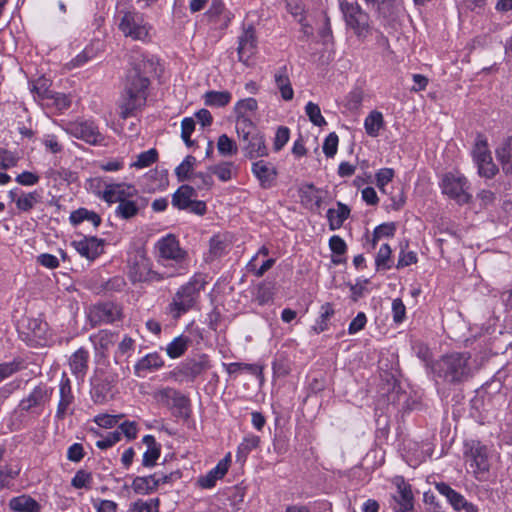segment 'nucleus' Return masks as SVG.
Instances as JSON below:
<instances>
[{
	"label": "nucleus",
	"instance_id": "27",
	"mask_svg": "<svg viewBox=\"0 0 512 512\" xmlns=\"http://www.w3.org/2000/svg\"><path fill=\"white\" fill-rule=\"evenodd\" d=\"M496 158L505 174L512 175V136L505 138L495 150Z\"/></svg>",
	"mask_w": 512,
	"mask_h": 512
},
{
	"label": "nucleus",
	"instance_id": "48",
	"mask_svg": "<svg viewBox=\"0 0 512 512\" xmlns=\"http://www.w3.org/2000/svg\"><path fill=\"white\" fill-rule=\"evenodd\" d=\"M158 160V151L155 148H151L137 155V160L131 164V167L137 169H143L151 166Z\"/></svg>",
	"mask_w": 512,
	"mask_h": 512
},
{
	"label": "nucleus",
	"instance_id": "53",
	"mask_svg": "<svg viewBox=\"0 0 512 512\" xmlns=\"http://www.w3.org/2000/svg\"><path fill=\"white\" fill-rule=\"evenodd\" d=\"M394 170L392 168H382L375 174L376 185L382 193H386V185L392 181Z\"/></svg>",
	"mask_w": 512,
	"mask_h": 512
},
{
	"label": "nucleus",
	"instance_id": "21",
	"mask_svg": "<svg viewBox=\"0 0 512 512\" xmlns=\"http://www.w3.org/2000/svg\"><path fill=\"white\" fill-rule=\"evenodd\" d=\"M257 49V38L253 26L244 29L238 40V58L240 62L247 64Z\"/></svg>",
	"mask_w": 512,
	"mask_h": 512
},
{
	"label": "nucleus",
	"instance_id": "3",
	"mask_svg": "<svg viewBox=\"0 0 512 512\" xmlns=\"http://www.w3.org/2000/svg\"><path fill=\"white\" fill-rule=\"evenodd\" d=\"M463 459L470 473L477 481L486 482L490 478L492 450L480 440L469 439L463 443Z\"/></svg>",
	"mask_w": 512,
	"mask_h": 512
},
{
	"label": "nucleus",
	"instance_id": "16",
	"mask_svg": "<svg viewBox=\"0 0 512 512\" xmlns=\"http://www.w3.org/2000/svg\"><path fill=\"white\" fill-rule=\"evenodd\" d=\"M65 131L69 135L81 139L90 145L102 144L105 139L97 126L90 121L69 122L65 127Z\"/></svg>",
	"mask_w": 512,
	"mask_h": 512
},
{
	"label": "nucleus",
	"instance_id": "58",
	"mask_svg": "<svg viewBox=\"0 0 512 512\" xmlns=\"http://www.w3.org/2000/svg\"><path fill=\"white\" fill-rule=\"evenodd\" d=\"M223 366L229 374H235L241 370L249 371L252 374H257L259 372L258 366L254 364L233 362L228 364L223 363Z\"/></svg>",
	"mask_w": 512,
	"mask_h": 512
},
{
	"label": "nucleus",
	"instance_id": "34",
	"mask_svg": "<svg viewBox=\"0 0 512 512\" xmlns=\"http://www.w3.org/2000/svg\"><path fill=\"white\" fill-rule=\"evenodd\" d=\"M258 109V103L255 98H246L239 100L234 107V113L236 116V127L243 120H251L247 114L248 112H255Z\"/></svg>",
	"mask_w": 512,
	"mask_h": 512
},
{
	"label": "nucleus",
	"instance_id": "1",
	"mask_svg": "<svg viewBox=\"0 0 512 512\" xmlns=\"http://www.w3.org/2000/svg\"><path fill=\"white\" fill-rule=\"evenodd\" d=\"M157 63L145 55L133 57L127 70L119 100L120 117L127 119L146 106L150 78L156 74Z\"/></svg>",
	"mask_w": 512,
	"mask_h": 512
},
{
	"label": "nucleus",
	"instance_id": "63",
	"mask_svg": "<svg viewBox=\"0 0 512 512\" xmlns=\"http://www.w3.org/2000/svg\"><path fill=\"white\" fill-rule=\"evenodd\" d=\"M126 285L127 283L123 276H114L110 278L103 287L107 292H121Z\"/></svg>",
	"mask_w": 512,
	"mask_h": 512
},
{
	"label": "nucleus",
	"instance_id": "8",
	"mask_svg": "<svg viewBox=\"0 0 512 512\" xmlns=\"http://www.w3.org/2000/svg\"><path fill=\"white\" fill-rule=\"evenodd\" d=\"M346 26L353 30L358 38H366L370 32V16L357 2L340 1Z\"/></svg>",
	"mask_w": 512,
	"mask_h": 512
},
{
	"label": "nucleus",
	"instance_id": "13",
	"mask_svg": "<svg viewBox=\"0 0 512 512\" xmlns=\"http://www.w3.org/2000/svg\"><path fill=\"white\" fill-rule=\"evenodd\" d=\"M472 156L481 177L491 179L499 172L497 165L493 162L487 140L482 135H478L476 139Z\"/></svg>",
	"mask_w": 512,
	"mask_h": 512
},
{
	"label": "nucleus",
	"instance_id": "33",
	"mask_svg": "<svg viewBox=\"0 0 512 512\" xmlns=\"http://www.w3.org/2000/svg\"><path fill=\"white\" fill-rule=\"evenodd\" d=\"M435 488L441 495L446 497L456 511H461V506H463L466 501L463 495L452 489L450 485L445 482L436 483Z\"/></svg>",
	"mask_w": 512,
	"mask_h": 512
},
{
	"label": "nucleus",
	"instance_id": "47",
	"mask_svg": "<svg viewBox=\"0 0 512 512\" xmlns=\"http://www.w3.org/2000/svg\"><path fill=\"white\" fill-rule=\"evenodd\" d=\"M47 106L54 107L55 109L62 111L66 110L71 105V99L68 95L64 93H59L53 91L50 96L47 98L46 103Z\"/></svg>",
	"mask_w": 512,
	"mask_h": 512
},
{
	"label": "nucleus",
	"instance_id": "15",
	"mask_svg": "<svg viewBox=\"0 0 512 512\" xmlns=\"http://www.w3.org/2000/svg\"><path fill=\"white\" fill-rule=\"evenodd\" d=\"M210 368L209 356L207 354H200L197 357L185 359L176 368L175 375L181 380L194 381Z\"/></svg>",
	"mask_w": 512,
	"mask_h": 512
},
{
	"label": "nucleus",
	"instance_id": "18",
	"mask_svg": "<svg viewBox=\"0 0 512 512\" xmlns=\"http://www.w3.org/2000/svg\"><path fill=\"white\" fill-rule=\"evenodd\" d=\"M72 246L89 261H94L104 252L105 240L95 236H84L80 240H74Z\"/></svg>",
	"mask_w": 512,
	"mask_h": 512
},
{
	"label": "nucleus",
	"instance_id": "20",
	"mask_svg": "<svg viewBox=\"0 0 512 512\" xmlns=\"http://www.w3.org/2000/svg\"><path fill=\"white\" fill-rule=\"evenodd\" d=\"M251 171L259 181L260 187L263 189L271 188L274 185L278 175L276 167L264 160L253 162Z\"/></svg>",
	"mask_w": 512,
	"mask_h": 512
},
{
	"label": "nucleus",
	"instance_id": "9",
	"mask_svg": "<svg viewBox=\"0 0 512 512\" xmlns=\"http://www.w3.org/2000/svg\"><path fill=\"white\" fill-rule=\"evenodd\" d=\"M53 392L54 389L47 383L40 382L26 397L20 400L18 409L22 413L39 416L51 400Z\"/></svg>",
	"mask_w": 512,
	"mask_h": 512
},
{
	"label": "nucleus",
	"instance_id": "57",
	"mask_svg": "<svg viewBox=\"0 0 512 512\" xmlns=\"http://www.w3.org/2000/svg\"><path fill=\"white\" fill-rule=\"evenodd\" d=\"M339 138L335 132H331L324 140L323 152L328 158L334 157L337 153Z\"/></svg>",
	"mask_w": 512,
	"mask_h": 512
},
{
	"label": "nucleus",
	"instance_id": "26",
	"mask_svg": "<svg viewBox=\"0 0 512 512\" xmlns=\"http://www.w3.org/2000/svg\"><path fill=\"white\" fill-rule=\"evenodd\" d=\"M142 442L147 446L142 457V466L152 468L157 464L161 455V444L158 443L153 435H145Z\"/></svg>",
	"mask_w": 512,
	"mask_h": 512
},
{
	"label": "nucleus",
	"instance_id": "59",
	"mask_svg": "<svg viewBox=\"0 0 512 512\" xmlns=\"http://www.w3.org/2000/svg\"><path fill=\"white\" fill-rule=\"evenodd\" d=\"M19 161V157L15 153L8 150H0V169L7 170L15 167Z\"/></svg>",
	"mask_w": 512,
	"mask_h": 512
},
{
	"label": "nucleus",
	"instance_id": "49",
	"mask_svg": "<svg viewBox=\"0 0 512 512\" xmlns=\"http://www.w3.org/2000/svg\"><path fill=\"white\" fill-rule=\"evenodd\" d=\"M305 112L309 120L315 125L322 127L327 124L325 118L321 114V110L318 104L308 102L305 106Z\"/></svg>",
	"mask_w": 512,
	"mask_h": 512
},
{
	"label": "nucleus",
	"instance_id": "46",
	"mask_svg": "<svg viewBox=\"0 0 512 512\" xmlns=\"http://www.w3.org/2000/svg\"><path fill=\"white\" fill-rule=\"evenodd\" d=\"M217 149L219 154L225 157L235 155L238 151L236 142L226 134H222L218 137Z\"/></svg>",
	"mask_w": 512,
	"mask_h": 512
},
{
	"label": "nucleus",
	"instance_id": "28",
	"mask_svg": "<svg viewBox=\"0 0 512 512\" xmlns=\"http://www.w3.org/2000/svg\"><path fill=\"white\" fill-rule=\"evenodd\" d=\"M197 197L196 189L190 185H181L172 195V205L179 210H187L193 198Z\"/></svg>",
	"mask_w": 512,
	"mask_h": 512
},
{
	"label": "nucleus",
	"instance_id": "23",
	"mask_svg": "<svg viewBox=\"0 0 512 512\" xmlns=\"http://www.w3.org/2000/svg\"><path fill=\"white\" fill-rule=\"evenodd\" d=\"M59 395L60 399L57 405L55 417L58 420H63L67 414L69 407L74 402V395L72 393L71 382L66 373L62 374L60 380Z\"/></svg>",
	"mask_w": 512,
	"mask_h": 512
},
{
	"label": "nucleus",
	"instance_id": "42",
	"mask_svg": "<svg viewBox=\"0 0 512 512\" xmlns=\"http://www.w3.org/2000/svg\"><path fill=\"white\" fill-rule=\"evenodd\" d=\"M159 507V498H151L149 500L137 499L130 504L128 512H159Z\"/></svg>",
	"mask_w": 512,
	"mask_h": 512
},
{
	"label": "nucleus",
	"instance_id": "2",
	"mask_svg": "<svg viewBox=\"0 0 512 512\" xmlns=\"http://www.w3.org/2000/svg\"><path fill=\"white\" fill-rule=\"evenodd\" d=\"M433 373L449 384H461L473 376L469 352H453L441 356L432 366Z\"/></svg>",
	"mask_w": 512,
	"mask_h": 512
},
{
	"label": "nucleus",
	"instance_id": "60",
	"mask_svg": "<svg viewBox=\"0 0 512 512\" xmlns=\"http://www.w3.org/2000/svg\"><path fill=\"white\" fill-rule=\"evenodd\" d=\"M290 137V130L288 127L280 126L278 127L275 138L273 148L275 151H280L285 144L288 142Z\"/></svg>",
	"mask_w": 512,
	"mask_h": 512
},
{
	"label": "nucleus",
	"instance_id": "19",
	"mask_svg": "<svg viewBox=\"0 0 512 512\" xmlns=\"http://www.w3.org/2000/svg\"><path fill=\"white\" fill-rule=\"evenodd\" d=\"M138 194L137 189L126 183L107 184L103 191L102 198L107 203H116L129 200Z\"/></svg>",
	"mask_w": 512,
	"mask_h": 512
},
{
	"label": "nucleus",
	"instance_id": "5",
	"mask_svg": "<svg viewBox=\"0 0 512 512\" xmlns=\"http://www.w3.org/2000/svg\"><path fill=\"white\" fill-rule=\"evenodd\" d=\"M158 262L164 267L173 269L171 273L178 274V271L184 269V263L187 259V252L180 247L179 240L174 234H167L160 238L155 245Z\"/></svg>",
	"mask_w": 512,
	"mask_h": 512
},
{
	"label": "nucleus",
	"instance_id": "38",
	"mask_svg": "<svg viewBox=\"0 0 512 512\" xmlns=\"http://www.w3.org/2000/svg\"><path fill=\"white\" fill-rule=\"evenodd\" d=\"M191 340L189 337L180 335L167 345L166 352L170 358H179L187 351Z\"/></svg>",
	"mask_w": 512,
	"mask_h": 512
},
{
	"label": "nucleus",
	"instance_id": "22",
	"mask_svg": "<svg viewBox=\"0 0 512 512\" xmlns=\"http://www.w3.org/2000/svg\"><path fill=\"white\" fill-rule=\"evenodd\" d=\"M397 495L393 496L397 506L396 512H410L414 507V496L411 485L403 477L396 479Z\"/></svg>",
	"mask_w": 512,
	"mask_h": 512
},
{
	"label": "nucleus",
	"instance_id": "37",
	"mask_svg": "<svg viewBox=\"0 0 512 512\" xmlns=\"http://www.w3.org/2000/svg\"><path fill=\"white\" fill-rule=\"evenodd\" d=\"M260 437L250 434L244 437L242 442L239 444L237 448L236 453V459L237 461L245 462L247 459V456L250 454L251 451L258 448L260 444Z\"/></svg>",
	"mask_w": 512,
	"mask_h": 512
},
{
	"label": "nucleus",
	"instance_id": "17",
	"mask_svg": "<svg viewBox=\"0 0 512 512\" xmlns=\"http://www.w3.org/2000/svg\"><path fill=\"white\" fill-rule=\"evenodd\" d=\"M121 316V310L113 302H103L94 305L89 312V318L93 325L113 323Z\"/></svg>",
	"mask_w": 512,
	"mask_h": 512
},
{
	"label": "nucleus",
	"instance_id": "64",
	"mask_svg": "<svg viewBox=\"0 0 512 512\" xmlns=\"http://www.w3.org/2000/svg\"><path fill=\"white\" fill-rule=\"evenodd\" d=\"M121 440V433L119 431L109 432L106 437L96 442V447L99 449H108Z\"/></svg>",
	"mask_w": 512,
	"mask_h": 512
},
{
	"label": "nucleus",
	"instance_id": "61",
	"mask_svg": "<svg viewBox=\"0 0 512 512\" xmlns=\"http://www.w3.org/2000/svg\"><path fill=\"white\" fill-rule=\"evenodd\" d=\"M392 315L393 321L396 324H401L406 317V307L400 298H396L392 301Z\"/></svg>",
	"mask_w": 512,
	"mask_h": 512
},
{
	"label": "nucleus",
	"instance_id": "7",
	"mask_svg": "<svg viewBox=\"0 0 512 512\" xmlns=\"http://www.w3.org/2000/svg\"><path fill=\"white\" fill-rule=\"evenodd\" d=\"M203 287V282L192 279L177 290L168 305V310L174 319H178L195 307Z\"/></svg>",
	"mask_w": 512,
	"mask_h": 512
},
{
	"label": "nucleus",
	"instance_id": "11",
	"mask_svg": "<svg viewBox=\"0 0 512 512\" xmlns=\"http://www.w3.org/2000/svg\"><path fill=\"white\" fill-rule=\"evenodd\" d=\"M181 478L180 471L169 474L155 472L147 476H136L131 483L132 490L139 495H149L158 490L162 484H168Z\"/></svg>",
	"mask_w": 512,
	"mask_h": 512
},
{
	"label": "nucleus",
	"instance_id": "6",
	"mask_svg": "<svg viewBox=\"0 0 512 512\" xmlns=\"http://www.w3.org/2000/svg\"><path fill=\"white\" fill-rule=\"evenodd\" d=\"M127 276L133 283L160 282L164 279L175 276V273H159L152 269L150 259L143 251H137L128 260Z\"/></svg>",
	"mask_w": 512,
	"mask_h": 512
},
{
	"label": "nucleus",
	"instance_id": "36",
	"mask_svg": "<svg viewBox=\"0 0 512 512\" xmlns=\"http://www.w3.org/2000/svg\"><path fill=\"white\" fill-rule=\"evenodd\" d=\"M232 95L229 91L210 90L204 94V103L210 107H225L231 101Z\"/></svg>",
	"mask_w": 512,
	"mask_h": 512
},
{
	"label": "nucleus",
	"instance_id": "52",
	"mask_svg": "<svg viewBox=\"0 0 512 512\" xmlns=\"http://www.w3.org/2000/svg\"><path fill=\"white\" fill-rule=\"evenodd\" d=\"M93 481L92 474L86 470H78L75 476L72 478L71 485L74 488H90Z\"/></svg>",
	"mask_w": 512,
	"mask_h": 512
},
{
	"label": "nucleus",
	"instance_id": "24",
	"mask_svg": "<svg viewBox=\"0 0 512 512\" xmlns=\"http://www.w3.org/2000/svg\"><path fill=\"white\" fill-rule=\"evenodd\" d=\"M231 459L230 454L218 462V464L211 469L206 475L198 478V484L201 488H213L217 480L222 479L229 469Z\"/></svg>",
	"mask_w": 512,
	"mask_h": 512
},
{
	"label": "nucleus",
	"instance_id": "44",
	"mask_svg": "<svg viewBox=\"0 0 512 512\" xmlns=\"http://www.w3.org/2000/svg\"><path fill=\"white\" fill-rule=\"evenodd\" d=\"M335 311L331 303H325L321 306L320 316L317 319L313 330L319 334L328 328V321L334 315Z\"/></svg>",
	"mask_w": 512,
	"mask_h": 512
},
{
	"label": "nucleus",
	"instance_id": "50",
	"mask_svg": "<svg viewBox=\"0 0 512 512\" xmlns=\"http://www.w3.org/2000/svg\"><path fill=\"white\" fill-rule=\"evenodd\" d=\"M232 162H222L218 165L210 166L209 171L215 174L221 181L226 182L232 178Z\"/></svg>",
	"mask_w": 512,
	"mask_h": 512
},
{
	"label": "nucleus",
	"instance_id": "41",
	"mask_svg": "<svg viewBox=\"0 0 512 512\" xmlns=\"http://www.w3.org/2000/svg\"><path fill=\"white\" fill-rule=\"evenodd\" d=\"M163 360L157 353L148 354L140 359L135 365V372L139 374L141 371H150L163 366Z\"/></svg>",
	"mask_w": 512,
	"mask_h": 512
},
{
	"label": "nucleus",
	"instance_id": "39",
	"mask_svg": "<svg viewBox=\"0 0 512 512\" xmlns=\"http://www.w3.org/2000/svg\"><path fill=\"white\" fill-rule=\"evenodd\" d=\"M41 195L38 191L21 192L16 200V207L21 212H30L37 203L41 202Z\"/></svg>",
	"mask_w": 512,
	"mask_h": 512
},
{
	"label": "nucleus",
	"instance_id": "55",
	"mask_svg": "<svg viewBox=\"0 0 512 512\" xmlns=\"http://www.w3.org/2000/svg\"><path fill=\"white\" fill-rule=\"evenodd\" d=\"M22 369V362L20 360H13L11 362L0 363V382L10 377L14 373Z\"/></svg>",
	"mask_w": 512,
	"mask_h": 512
},
{
	"label": "nucleus",
	"instance_id": "14",
	"mask_svg": "<svg viewBox=\"0 0 512 512\" xmlns=\"http://www.w3.org/2000/svg\"><path fill=\"white\" fill-rule=\"evenodd\" d=\"M155 398L175 409L174 415L183 419H188L191 415L190 399L174 388H163L155 394Z\"/></svg>",
	"mask_w": 512,
	"mask_h": 512
},
{
	"label": "nucleus",
	"instance_id": "30",
	"mask_svg": "<svg viewBox=\"0 0 512 512\" xmlns=\"http://www.w3.org/2000/svg\"><path fill=\"white\" fill-rule=\"evenodd\" d=\"M274 80L276 87L281 93V97L285 101H290L293 99L294 91L291 85V81L288 75L287 66L284 65L280 67L276 73L274 74Z\"/></svg>",
	"mask_w": 512,
	"mask_h": 512
},
{
	"label": "nucleus",
	"instance_id": "56",
	"mask_svg": "<svg viewBox=\"0 0 512 512\" xmlns=\"http://www.w3.org/2000/svg\"><path fill=\"white\" fill-rule=\"evenodd\" d=\"M31 91L35 93L37 97L43 101H46L50 94L53 92L49 89L48 80L45 78H39L38 80H36L33 84Z\"/></svg>",
	"mask_w": 512,
	"mask_h": 512
},
{
	"label": "nucleus",
	"instance_id": "31",
	"mask_svg": "<svg viewBox=\"0 0 512 512\" xmlns=\"http://www.w3.org/2000/svg\"><path fill=\"white\" fill-rule=\"evenodd\" d=\"M350 212V208L342 202H337V209H328L326 216L330 230L334 231L341 228L345 220L350 216Z\"/></svg>",
	"mask_w": 512,
	"mask_h": 512
},
{
	"label": "nucleus",
	"instance_id": "43",
	"mask_svg": "<svg viewBox=\"0 0 512 512\" xmlns=\"http://www.w3.org/2000/svg\"><path fill=\"white\" fill-rule=\"evenodd\" d=\"M115 334L108 330H101L95 335L90 336L96 349L107 351L115 342Z\"/></svg>",
	"mask_w": 512,
	"mask_h": 512
},
{
	"label": "nucleus",
	"instance_id": "29",
	"mask_svg": "<svg viewBox=\"0 0 512 512\" xmlns=\"http://www.w3.org/2000/svg\"><path fill=\"white\" fill-rule=\"evenodd\" d=\"M91 397L95 403H104L112 391V383L108 378H95L92 380Z\"/></svg>",
	"mask_w": 512,
	"mask_h": 512
},
{
	"label": "nucleus",
	"instance_id": "4",
	"mask_svg": "<svg viewBox=\"0 0 512 512\" xmlns=\"http://www.w3.org/2000/svg\"><path fill=\"white\" fill-rule=\"evenodd\" d=\"M236 132L246 158L252 160L269 155L265 137L252 120H243Z\"/></svg>",
	"mask_w": 512,
	"mask_h": 512
},
{
	"label": "nucleus",
	"instance_id": "62",
	"mask_svg": "<svg viewBox=\"0 0 512 512\" xmlns=\"http://www.w3.org/2000/svg\"><path fill=\"white\" fill-rule=\"evenodd\" d=\"M425 510L423 512H443L442 507L433 492L427 491L423 494Z\"/></svg>",
	"mask_w": 512,
	"mask_h": 512
},
{
	"label": "nucleus",
	"instance_id": "12",
	"mask_svg": "<svg viewBox=\"0 0 512 512\" xmlns=\"http://www.w3.org/2000/svg\"><path fill=\"white\" fill-rule=\"evenodd\" d=\"M442 192L463 205L471 201L472 195L469 193L470 184L463 175L447 173L444 175L441 183Z\"/></svg>",
	"mask_w": 512,
	"mask_h": 512
},
{
	"label": "nucleus",
	"instance_id": "51",
	"mask_svg": "<svg viewBox=\"0 0 512 512\" xmlns=\"http://www.w3.org/2000/svg\"><path fill=\"white\" fill-rule=\"evenodd\" d=\"M210 254L218 258L222 256L228 247L227 241L220 235H215L210 239L209 242Z\"/></svg>",
	"mask_w": 512,
	"mask_h": 512
},
{
	"label": "nucleus",
	"instance_id": "54",
	"mask_svg": "<svg viewBox=\"0 0 512 512\" xmlns=\"http://www.w3.org/2000/svg\"><path fill=\"white\" fill-rule=\"evenodd\" d=\"M391 253L392 251L389 244H383L380 247L375 259V264L378 269H389L391 267V265L389 264Z\"/></svg>",
	"mask_w": 512,
	"mask_h": 512
},
{
	"label": "nucleus",
	"instance_id": "45",
	"mask_svg": "<svg viewBox=\"0 0 512 512\" xmlns=\"http://www.w3.org/2000/svg\"><path fill=\"white\" fill-rule=\"evenodd\" d=\"M119 205L115 210L116 216L128 220L136 216L139 212V206L137 202L129 199L125 201L118 202Z\"/></svg>",
	"mask_w": 512,
	"mask_h": 512
},
{
	"label": "nucleus",
	"instance_id": "40",
	"mask_svg": "<svg viewBox=\"0 0 512 512\" xmlns=\"http://www.w3.org/2000/svg\"><path fill=\"white\" fill-rule=\"evenodd\" d=\"M384 125L383 115L379 111H372L365 118L364 128L366 133L371 137H377L380 129Z\"/></svg>",
	"mask_w": 512,
	"mask_h": 512
},
{
	"label": "nucleus",
	"instance_id": "25",
	"mask_svg": "<svg viewBox=\"0 0 512 512\" xmlns=\"http://www.w3.org/2000/svg\"><path fill=\"white\" fill-rule=\"evenodd\" d=\"M89 363V352L81 347L76 350L69 358V366L71 373L80 380H83L87 371Z\"/></svg>",
	"mask_w": 512,
	"mask_h": 512
},
{
	"label": "nucleus",
	"instance_id": "32",
	"mask_svg": "<svg viewBox=\"0 0 512 512\" xmlns=\"http://www.w3.org/2000/svg\"><path fill=\"white\" fill-rule=\"evenodd\" d=\"M9 507L15 512H40L41 505L28 495L13 497L9 501Z\"/></svg>",
	"mask_w": 512,
	"mask_h": 512
},
{
	"label": "nucleus",
	"instance_id": "10",
	"mask_svg": "<svg viewBox=\"0 0 512 512\" xmlns=\"http://www.w3.org/2000/svg\"><path fill=\"white\" fill-rule=\"evenodd\" d=\"M119 30L125 37L136 41H146L149 38L150 25L145 21L142 13L125 11L120 19Z\"/></svg>",
	"mask_w": 512,
	"mask_h": 512
},
{
	"label": "nucleus",
	"instance_id": "35",
	"mask_svg": "<svg viewBox=\"0 0 512 512\" xmlns=\"http://www.w3.org/2000/svg\"><path fill=\"white\" fill-rule=\"evenodd\" d=\"M69 219L71 224L74 226L79 225L83 221H89L93 224L95 228L98 227L102 222V219L99 214L83 207L75 211H72Z\"/></svg>",
	"mask_w": 512,
	"mask_h": 512
}]
</instances>
